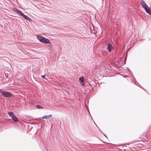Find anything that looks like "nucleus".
I'll return each mask as SVG.
<instances>
[{
  "instance_id": "nucleus-1",
  "label": "nucleus",
  "mask_w": 151,
  "mask_h": 151,
  "mask_svg": "<svg viewBox=\"0 0 151 151\" xmlns=\"http://www.w3.org/2000/svg\"><path fill=\"white\" fill-rule=\"evenodd\" d=\"M0 93H1L4 97H7L9 98L13 96L12 94L2 89H0Z\"/></svg>"
},
{
  "instance_id": "nucleus-10",
  "label": "nucleus",
  "mask_w": 151,
  "mask_h": 151,
  "mask_svg": "<svg viewBox=\"0 0 151 151\" xmlns=\"http://www.w3.org/2000/svg\"><path fill=\"white\" fill-rule=\"evenodd\" d=\"M12 120L15 122H18V118L14 116V117L12 118Z\"/></svg>"
},
{
  "instance_id": "nucleus-4",
  "label": "nucleus",
  "mask_w": 151,
  "mask_h": 151,
  "mask_svg": "<svg viewBox=\"0 0 151 151\" xmlns=\"http://www.w3.org/2000/svg\"><path fill=\"white\" fill-rule=\"evenodd\" d=\"M107 49L108 51L110 52L113 49L114 47L111 45L109 43L108 44V47Z\"/></svg>"
},
{
  "instance_id": "nucleus-2",
  "label": "nucleus",
  "mask_w": 151,
  "mask_h": 151,
  "mask_svg": "<svg viewBox=\"0 0 151 151\" xmlns=\"http://www.w3.org/2000/svg\"><path fill=\"white\" fill-rule=\"evenodd\" d=\"M37 39L41 42L45 43H50V42L49 39L43 37L42 36L40 35L37 36Z\"/></svg>"
},
{
  "instance_id": "nucleus-6",
  "label": "nucleus",
  "mask_w": 151,
  "mask_h": 151,
  "mask_svg": "<svg viewBox=\"0 0 151 151\" xmlns=\"http://www.w3.org/2000/svg\"><path fill=\"white\" fill-rule=\"evenodd\" d=\"M144 9L146 11V12L148 14H149L151 15V9L149 7L146 8Z\"/></svg>"
},
{
  "instance_id": "nucleus-3",
  "label": "nucleus",
  "mask_w": 151,
  "mask_h": 151,
  "mask_svg": "<svg viewBox=\"0 0 151 151\" xmlns=\"http://www.w3.org/2000/svg\"><path fill=\"white\" fill-rule=\"evenodd\" d=\"M141 4L142 7L144 8V9L149 7L146 3L145 2V1L143 0L141 1Z\"/></svg>"
},
{
  "instance_id": "nucleus-15",
  "label": "nucleus",
  "mask_w": 151,
  "mask_h": 151,
  "mask_svg": "<svg viewBox=\"0 0 151 151\" xmlns=\"http://www.w3.org/2000/svg\"><path fill=\"white\" fill-rule=\"evenodd\" d=\"M41 77L42 78H43V79H44L45 78V75H42V76H41Z\"/></svg>"
},
{
  "instance_id": "nucleus-16",
  "label": "nucleus",
  "mask_w": 151,
  "mask_h": 151,
  "mask_svg": "<svg viewBox=\"0 0 151 151\" xmlns=\"http://www.w3.org/2000/svg\"><path fill=\"white\" fill-rule=\"evenodd\" d=\"M81 84L83 86H84V83H81Z\"/></svg>"
},
{
  "instance_id": "nucleus-12",
  "label": "nucleus",
  "mask_w": 151,
  "mask_h": 151,
  "mask_svg": "<svg viewBox=\"0 0 151 151\" xmlns=\"http://www.w3.org/2000/svg\"><path fill=\"white\" fill-rule=\"evenodd\" d=\"M36 107L38 109H42L43 108L40 105H37L36 106Z\"/></svg>"
},
{
  "instance_id": "nucleus-7",
  "label": "nucleus",
  "mask_w": 151,
  "mask_h": 151,
  "mask_svg": "<svg viewBox=\"0 0 151 151\" xmlns=\"http://www.w3.org/2000/svg\"><path fill=\"white\" fill-rule=\"evenodd\" d=\"M13 10L15 12H17V14H19L20 15L22 13V12L21 11L18 10L17 9L15 8H14L13 9Z\"/></svg>"
},
{
  "instance_id": "nucleus-8",
  "label": "nucleus",
  "mask_w": 151,
  "mask_h": 151,
  "mask_svg": "<svg viewBox=\"0 0 151 151\" xmlns=\"http://www.w3.org/2000/svg\"><path fill=\"white\" fill-rule=\"evenodd\" d=\"M8 114L12 118L14 117V116H15L14 115L13 113L12 112H8Z\"/></svg>"
},
{
  "instance_id": "nucleus-13",
  "label": "nucleus",
  "mask_w": 151,
  "mask_h": 151,
  "mask_svg": "<svg viewBox=\"0 0 151 151\" xmlns=\"http://www.w3.org/2000/svg\"><path fill=\"white\" fill-rule=\"evenodd\" d=\"M115 65L118 66L119 64V62H116L115 63Z\"/></svg>"
},
{
  "instance_id": "nucleus-9",
  "label": "nucleus",
  "mask_w": 151,
  "mask_h": 151,
  "mask_svg": "<svg viewBox=\"0 0 151 151\" xmlns=\"http://www.w3.org/2000/svg\"><path fill=\"white\" fill-rule=\"evenodd\" d=\"M52 116V115H48L47 116H44L42 117V118L45 119H47Z\"/></svg>"
},
{
  "instance_id": "nucleus-11",
  "label": "nucleus",
  "mask_w": 151,
  "mask_h": 151,
  "mask_svg": "<svg viewBox=\"0 0 151 151\" xmlns=\"http://www.w3.org/2000/svg\"><path fill=\"white\" fill-rule=\"evenodd\" d=\"M79 81H81L82 83H83L84 81V78L83 77V76H82V77H80L79 78Z\"/></svg>"
},
{
  "instance_id": "nucleus-14",
  "label": "nucleus",
  "mask_w": 151,
  "mask_h": 151,
  "mask_svg": "<svg viewBox=\"0 0 151 151\" xmlns=\"http://www.w3.org/2000/svg\"><path fill=\"white\" fill-rule=\"evenodd\" d=\"M127 56V54L126 55V57L125 58V59H124V60H125V61H124V64H125V63H126V60Z\"/></svg>"
},
{
  "instance_id": "nucleus-5",
  "label": "nucleus",
  "mask_w": 151,
  "mask_h": 151,
  "mask_svg": "<svg viewBox=\"0 0 151 151\" xmlns=\"http://www.w3.org/2000/svg\"><path fill=\"white\" fill-rule=\"evenodd\" d=\"M20 15L22 16L23 17H24L26 20H28L30 21L31 20V19L25 15L24 14H23L22 12L21 14H20Z\"/></svg>"
}]
</instances>
